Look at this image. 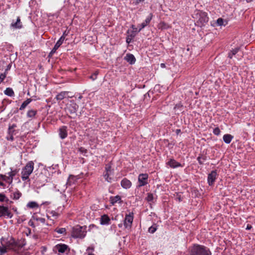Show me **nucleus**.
Instances as JSON below:
<instances>
[{
	"mask_svg": "<svg viewBox=\"0 0 255 255\" xmlns=\"http://www.w3.org/2000/svg\"><path fill=\"white\" fill-rule=\"evenodd\" d=\"M192 15L195 25L199 27L205 26L209 21L207 13L202 10L196 9Z\"/></svg>",
	"mask_w": 255,
	"mask_h": 255,
	"instance_id": "1",
	"label": "nucleus"
},
{
	"mask_svg": "<svg viewBox=\"0 0 255 255\" xmlns=\"http://www.w3.org/2000/svg\"><path fill=\"white\" fill-rule=\"evenodd\" d=\"M190 255H211L209 249L198 244L194 245L190 250Z\"/></svg>",
	"mask_w": 255,
	"mask_h": 255,
	"instance_id": "2",
	"label": "nucleus"
},
{
	"mask_svg": "<svg viewBox=\"0 0 255 255\" xmlns=\"http://www.w3.org/2000/svg\"><path fill=\"white\" fill-rule=\"evenodd\" d=\"M33 169L34 162L32 161L28 162L21 171V178L23 181L29 179V176L32 173Z\"/></svg>",
	"mask_w": 255,
	"mask_h": 255,
	"instance_id": "3",
	"label": "nucleus"
},
{
	"mask_svg": "<svg viewBox=\"0 0 255 255\" xmlns=\"http://www.w3.org/2000/svg\"><path fill=\"white\" fill-rule=\"evenodd\" d=\"M86 227L76 226L73 228L72 236L74 238H84L86 234Z\"/></svg>",
	"mask_w": 255,
	"mask_h": 255,
	"instance_id": "4",
	"label": "nucleus"
},
{
	"mask_svg": "<svg viewBox=\"0 0 255 255\" xmlns=\"http://www.w3.org/2000/svg\"><path fill=\"white\" fill-rule=\"evenodd\" d=\"M4 241V239L2 237L0 239V242L2 247H5L6 249H8L12 250L14 251H18V248L17 247V241H16L14 238H10V239L4 242L5 245H4L3 243Z\"/></svg>",
	"mask_w": 255,
	"mask_h": 255,
	"instance_id": "5",
	"label": "nucleus"
},
{
	"mask_svg": "<svg viewBox=\"0 0 255 255\" xmlns=\"http://www.w3.org/2000/svg\"><path fill=\"white\" fill-rule=\"evenodd\" d=\"M79 106L73 100L70 101V104L67 106V111L71 115H77V112L78 110Z\"/></svg>",
	"mask_w": 255,
	"mask_h": 255,
	"instance_id": "6",
	"label": "nucleus"
},
{
	"mask_svg": "<svg viewBox=\"0 0 255 255\" xmlns=\"http://www.w3.org/2000/svg\"><path fill=\"white\" fill-rule=\"evenodd\" d=\"M148 175L146 173H141L138 175V182L139 184L138 187H140L148 184Z\"/></svg>",
	"mask_w": 255,
	"mask_h": 255,
	"instance_id": "7",
	"label": "nucleus"
},
{
	"mask_svg": "<svg viewBox=\"0 0 255 255\" xmlns=\"http://www.w3.org/2000/svg\"><path fill=\"white\" fill-rule=\"evenodd\" d=\"M133 220V213H129L126 215L124 221V225L125 228H130L132 226Z\"/></svg>",
	"mask_w": 255,
	"mask_h": 255,
	"instance_id": "8",
	"label": "nucleus"
},
{
	"mask_svg": "<svg viewBox=\"0 0 255 255\" xmlns=\"http://www.w3.org/2000/svg\"><path fill=\"white\" fill-rule=\"evenodd\" d=\"M47 182V177L41 173L35 180V183L39 186H43Z\"/></svg>",
	"mask_w": 255,
	"mask_h": 255,
	"instance_id": "9",
	"label": "nucleus"
},
{
	"mask_svg": "<svg viewBox=\"0 0 255 255\" xmlns=\"http://www.w3.org/2000/svg\"><path fill=\"white\" fill-rule=\"evenodd\" d=\"M13 215L9 211L7 207L0 206V217L7 216L9 218H11Z\"/></svg>",
	"mask_w": 255,
	"mask_h": 255,
	"instance_id": "10",
	"label": "nucleus"
},
{
	"mask_svg": "<svg viewBox=\"0 0 255 255\" xmlns=\"http://www.w3.org/2000/svg\"><path fill=\"white\" fill-rule=\"evenodd\" d=\"M69 93H70V92L62 91L56 95L55 99L57 101H60L65 98H72V96L69 95Z\"/></svg>",
	"mask_w": 255,
	"mask_h": 255,
	"instance_id": "11",
	"label": "nucleus"
},
{
	"mask_svg": "<svg viewBox=\"0 0 255 255\" xmlns=\"http://www.w3.org/2000/svg\"><path fill=\"white\" fill-rule=\"evenodd\" d=\"M59 135L60 137L63 139L68 135L67 127L66 126H62L59 129Z\"/></svg>",
	"mask_w": 255,
	"mask_h": 255,
	"instance_id": "12",
	"label": "nucleus"
},
{
	"mask_svg": "<svg viewBox=\"0 0 255 255\" xmlns=\"http://www.w3.org/2000/svg\"><path fill=\"white\" fill-rule=\"evenodd\" d=\"M167 164L169 165L170 167L173 168L179 167H183L181 163L176 161L174 159H170L169 161L167 162Z\"/></svg>",
	"mask_w": 255,
	"mask_h": 255,
	"instance_id": "13",
	"label": "nucleus"
},
{
	"mask_svg": "<svg viewBox=\"0 0 255 255\" xmlns=\"http://www.w3.org/2000/svg\"><path fill=\"white\" fill-rule=\"evenodd\" d=\"M152 18V14L149 13L148 16L146 18L145 20L140 24V28L138 31H140L142 29L144 28L147 24L149 23Z\"/></svg>",
	"mask_w": 255,
	"mask_h": 255,
	"instance_id": "14",
	"label": "nucleus"
},
{
	"mask_svg": "<svg viewBox=\"0 0 255 255\" xmlns=\"http://www.w3.org/2000/svg\"><path fill=\"white\" fill-rule=\"evenodd\" d=\"M124 59L131 65L134 64L136 61V59L134 56L130 53L127 54Z\"/></svg>",
	"mask_w": 255,
	"mask_h": 255,
	"instance_id": "15",
	"label": "nucleus"
},
{
	"mask_svg": "<svg viewBox=\"0 0 255 255\" xmlns=\"http://www.w3.org/2000/svg\"><path fill=\"white\" fill-rule=\"evenodd\" d=\"M216 174V172L215 171H213L208 175V182L209 185H212L214 182Z\"/></svg>",
	"mask_w": 255,
	"mask_h": 255,
	"instance_id": "16",
	"label": "nucleus"
},
{
	"mask_svg": "<svg viewBox=\"0 0 255 255\" xmlns=\"http://www.w3.org/2000/svg\"><path fill=\"white\" fill-rule=\"evenodd\" d=\"M121 186L125 189H128L131 186V182L128 179L124 178L121 183Z\"/></svg>",
	"mask_w": 255,
	"mask_h": 255,
	"instance_id": "17",
	"label": "nucleus"
},
{
	"mask_svg": "<svg viewBox=\"0 0 255 255\" xmlns=\"http://www.w3.org/2000/svg\"><path fill=\"white\" fill-rule=\"evenodd\" d=\"M55 248L58 252L64 253L68 249V246L65 244H58L55 246Z\"/></svg>",
	"mask_w": 255,
	"mask_h": 255,
	"instance_id": "18",
	"label": "nucleus"
},
{
	"mask_svg": "<svg viewBox=\"0 0 255 255\" xmlns=\"http://www.w3.org/2000/svg\"><path fill=\"white\" fill-rule=\"evenodd\" d=\"M110 201L111 204L112 205H114L117 202H119V203L122 202L121 197L119 195L110 197Z\"/></svg>",
	"mask_w": 255,
	"mask_h": 255,
	"instance_id": "19",
	"label": "nucleus"
},
{
	"mask_svg": "<svg viewBox=\"0 0 255 255\" xmlns=\"http://www.w3.org/2000/svg\"><path fill=\"white\" fill-rule=\"evenodd\" d=\"M110 219L107 215H104L101 216L100 219V224L101 225H109L110 224Z\"/></svg>",
	"mask_w": 255,
	"mask_h": 255,
	"instance_id": "20",
	"label": "nucleus"
},
{
	"mask_svg": "<svg viewBox=\"0 0 255 255\" xmlns=\"http://www.w3.org/2000/svg\"><path fill=\"white\" fill-rule=\"evenodd\" d=\"M11 27H13V28H18V29H20L21 28H22V24L20 21V18L19 17H17V19H16V21L14 22H12L11 23V25H10Z\"/></svg>",
	"mask_w": 255,
	"mask_h": 255,
	"instance_id": "21",
	"label": "nucleus"
},
{
	"mask_svg": "<svg viewBox=\"0 0 255 255\" xmlns=\"http://www.w3.org/2000/svg\"><path fill=\"white\" fill-rule=\"evenodd\" d=\"M240 48L239 47H237L235 48H232L231 50H229V51L228 53V57L230 59H232L234 55H235L240 50Z\"/></svg>",
	"mask_w": 255,
	"mask_h": 255,
	"instance_id": "22",
	"label": "nucleus"
},
{
	"mask_svg": "<svg viewBox=\"0 0 255 255\" xmlns=\"http://www.w3.org/2000/svg\"><path fill=\"white\" fill-rule=\"evenodd\" d=\"M21 195V193L16 189L15 191L11 192L10 197L13 200H18Z\"/></svg>",
	"mask_w": 255,
	"mask_h": 255,
	"instance_id": "23",
	"label": "nucleus"
},
{
	"mask_svg": "<svg viewBox=\"0 0 255 255\" xmlns=\"http://www.w3.org/2000/svg\"><path fill=\"white\" fill-rule=\"evenodd\" d=\"M0 177L2 180L5 181L9 184H11L12 182L13 179L9 175L8 176H6L5 175L0 174Z\"/></svg>",
	"mask_w": 255,
	"mask_h": 255,
	"instance_id": "24",
	"label": "nucleus"
},
{
	"mask_svg": "<svg viewBox=\"0 0 255 255\" xmlns=\"http://www.w3.org/2000/svg\"><path fill=\"white\" fill-rule=\"evenodd\" d=\"M211 25L213 26H222L223 25V18L220 17L218 18L216 21H214L213 22H211Z\"/></svg>",
	"mask_w": 255,
	"mask_h": 255,
	"instance_id": "25",
	"label": "nucleus"
},
{
	"mask_svg": "<svg viewBox=\"0 0 255 255\" xmlns=\"http://www.w3.org/2000/svg\"><path fill=\"white\" fill-rule=\"evenodd\" d=\"M4 93L5 95L9 97H12L14 95V93L12 89L9 87L6 88L4 91Z\"/></svg>",
	"mask_w": 255,
	"mask_h": 255,
	"instance_id": "26",
	"label": "nucleus"
},
{
	"mask_svg": "<svg viewBox=\"0 0 255 255\" xmlns=\"http://www.w3.org/2000/svg\"><path fill=\"white\" fill-rule=\"evenodd\" d=\"M65 39L64 33L61 36L59 39L57 41L56 43L55 44L54 47L57 48V49L62 45L64 40Z\"/></svg>",
	"mask_w": 255,
	"mask_h": 255,
	"instance_id": "27",
	"label": "nucleus"
},
{
	"mask_svg": "<svg viewBox=\"0 0 255 255\" xmlns=\"http://www.w3.org/2000/svg\"><path fill=\"white\" fill-rule=\"evenodd\" d=\"M32 100L30 98L27 99L26 101H24L19 108V110L22 111L24 110L26 107L31 102Z\"/></svg>",
	"mask_w": 255,
	"mask_h": 255,
	"instance_id": "28",
	"label": "nucleus"
},
{
	"mask_svg": "<svg viewBox=\"0 0 255 255\" xmlns=\"http://www.w3.org/2000/svg\"><path fill=\"white\" fill-rule=\"evenodd\" d=\"M234 136L230 134H224V142L226 143H230Z\"/></svg>",
	"mask_w": 255,
	"mask_h": 255,
	"instance_id": "29",
	"label": "nucleus"
},
{
	"mask_svg": "<svg viewBox=\"0 0 255 255\" xmlns=\"http://www.w3.org/2000/svg\"><path fill=\"white\" fill-rule=\"evenodd\" d=\"M11 171L8 172V174L13 179V177L15 176V175L19 172V169H12L11 168H10Z\"/></svg>",
	"mask_w": 255,
	"mask_h": 255,
	"instance_id": "30",
	"label": "nucleus"
},
{
	"mask_svg": "<svg viewBox=\"0 0 255 255\" xmlns=\"http://www.w3.org/2000/svg\"><path fill=\"white\" fill-rule=\"evenodd\" d=\"M37 113V110H30L27 113V117L28 118H33Z\"/></svg>",
	"mask_w": 255,
	"mask_h": 255,
	"instance_id": "31",
	"label": "nucleus"
},
{
	"mask_svg": "<svg viewBox=\"0 0 255 255\" xmlns=\"http://www.w3.org/2000/svg\"><path fill=\"white\" fill-rule=\"evenodd\" d=\"M157 225L156 224H154L152 226L150 227L148 229V232L151 234H153L157 229Z\"/></svg>",
	"mask_w": 255,
	"mask_h": 255,
	"instance_id": "32",
	"label": "nucleus"
},
{
	"mask_svg": "<svg viewBox=\"0 0 255 255\" xmlns=\"http://www.w3.org/2000/svg\"><path fill=\"white\" fill-rule=\"evenodd\" d=\"M27 207H28V208H34L38 207V204L36 202H33V201H31V202H29L27 204Z\"/></svg>",
	"mask_w": 255,
	"mask_h": 255,
	"instance_id": "33",
	"label": "nucleus"
},
{
	"mask_svg": "<svg viewBox=\"0 0 255 255\" xmlns=\"http://www.w3.org/2000/svg\"><path fill=\"white\" fill-rule=\"evenodd\" d=\"M17 247L18 248V250L23 248L25 245V241L24 240H19L17 241Z\"/></svg>",
	"mask_w": 255,
	"mask_h": 255,
	"instance_id": "34",
	"label": "nucleus"
},
{
	"mask_svg": "<svg viewBox=\"0 0 255 255\" xmlns=\"http://www.w3.org/2000/svg\"><path fill=\"white\" fill-rule=\"evenodd\" d=\"M145 199L148 202H153L154 199L153 194L151 193H148L147 196L146 197Z\"/></svg>",
	"mask_w": 255,
	"mask_h": 255,
	"instance_id": "35",
	"label": "nucleus"
},
{
	"mask_svg": "<svg viewBox=\"0 0 255 255\" xmlns=\"http://www.w3.org/2000/svg\"><path fill=\"white\" fill-rule=\"evenodd\" d=\"M55 232H56L60 234H64L66 233V229H65V228H57L55 229Z\"/></svg>",
	"mask_w": 255,
	"mask_h": 255,
	"instance_id": "36",
	"label": "nucleus"
},
{
	"mask_svg": "<svg viewBox=\"0 0 255 255\" xmlns=\"http://www.w3.org/2000/svg\"><path fill=\"white\" fill-rule=\"evenodd\" d=\"M9 199L5 196L4 194L0 193V201L3 202L5 201L7 202Z\"/></svg>",
	"mask_w": 255,
	"mask_h": 255,
	"instance_id": "37",
	"label": "nucleus"
},
{
	"mask_svg": "<svg viewBox=\"0 0 255 255\" xmlns=\"http://www.w3.org/2000/svg\"><path fill=\"white\" fill-rule=\"evenodd\" d=\"M206 159V157L203 156H199L197 158V160L200 164H203L204 161Z\"/></svg>",
	"mask_w": 255,
	"mask_h": 255,
	"instance_id": "38",
	"label": "nucleus"
},
{
	"mask_svg": "<svg viewBox=\"0 0 255 255\" xmlns=\"http://www.w3.org/2000/svg\"><path fill=\"white\" fill-rule=\"evenodd\" d=\"M104 177L106 180L108 182H112V178L109 176V173H106L104 175Z\"/></svg>",
	"mask_w": 255,
	"mask_h": 255,
	"instance_id": "39",
	"label": "nucleus"
},
{
	"mask_svg": "<svg viewBox=\"0 0 255 255\" xmlns=\"http://www.w3.org/2000/svg\"><path fill=\"white\" fill-rule=\"evenodd\" d=\"M78 151L82 153H84V155H85L86 153H87V150L86 149H85V148L83 147H80L78 148Z\"/></svg>",
	"mask_w": 255,
	"mask_h": 255,
	"instance_id": "40",
	"label": "nucleus"
},
{
	"mask_svg": "<svg viewBox=\"0 0 255 255\" xmlns=\"http://www.w3.org/2000/svg\"><path fill=\"white\" fill-rule=\"evenodd\" d=\"M6 75L5 73H1L0 75V84L3 82L4 79L6 78Z\"/></svg>",
	"mask_w": 255,
	"mask_h": 255,
	"instance_id": "41",
	"label": "nucleus"
},
{
	"mask_svg": "<svg viewBox=\"0 0 255 255\" xmlns=\"http://www.w3.org/2000/svg\"><path fill=\"white\" fill-rule=\"evenodd\" d=\"M58 49L54 46L51 52L49 53L48 56L52 57L54 53H55Z\"/></svg>",
	"mask_w": 255,
	"mask_h": 255,
	"instance_id": "42",
	"label": "nucleus"
},
{
	"mask_svg": "<svg viewBox=\"0 0 255 255\" xmlns=\"http://www.w3.org/2000/svg\"><path fill=\"white\" fill-rule=\"evenodd\" d=\"M213 133L214 134L218 135L220 133V129L219 128H216L213 130Z\"/></svg>",
	"mask_w": 255,
	"mask_h": 255,
	"instance_id": "43",
	"label": "nucleus"
},
{
	"mask_svg": "<svg viewBox=\"0 0 255 255\" xmlns=\"http://www.w3.org/2000/svg\"><path fill=\"white\" fill-rule=\"evenodd\" d=\"M0 253L1 254H3L6 253V249L5 247H0Z\"/></svg>",
	"mask_w": 255,
	"mask_h": 255,
	"instance_id": "44",
	"label": "nucleus"
},
{
	"mask_svg": "<svg viewBox=\"0 0 255 255\" xmlns=\"http://www.w3.org/2000/svg\"><path fill=\"white\" fill-rule=\"evenodd\" d=\"M106 173H110L111 172V166L109 165H106Z\"/></svg>",
	"mask_w": 255,
	"mask_h": 255,
	"instance_id": "45",
	"label": "nucleus"
},
{
	"mask_svg": "<svg viewBox=\"0 0 255 255\" xmlns=\"http://www.w3.org/2000/svg\"><path fill=\"white\" fill-rule=\"evenodd\" d=\"M97 74L98 73H94V74H93L90 77V78L91 79H92L93 81H94L95 80H96L97 79Z\"/></svg>",
	"mask_w": 255,
	"mask_h": 255,
	"instance_id": "46",
	"label": "nucleus"
},
{
	"mask_svg": "<svg viewBox=\"0 0 255 255\" xmlns=\"http://www.w3.org/2000/svg\"><path fill=\"white\" fill-rule=\"evenodd\" d=\"M8 134L13 135L15 134V130L14 129H12L8 128Z\"/></svg>",
	"mask_w": 255,
	"mask_h": 255,
	"instance_id": "47",
	"label": "nucleus"
},
{
	"mask_svg": "<svg viewBox=\"0 0 255 255\" xmlns=\"http://www.w3.org/2000/svg\"><path fill=\"white\" fill-rule=\"evenodd\" d=\"M132 36V35L131 34L130 35H128L127 38H126V42L127 43L129 44L131 42V37Z\"/></svg>",
	"mask_w": 255,
	"mask_h": 255,
	"instance_id": "48",
	"label": "nucleus"
},
{
	"mask_svg": "<svg viewBox=\"0 0 255 255\" xmlns=\"http://www.w3.org/2000/svg\"><path fill=\"white\" fill-rule=\"evenodd\" d=\"M36 220L40 221L42 223H44L45 222V219L44 218H42L36 219Z\"/></svg>",
	"mask_w": 255,
	"mask_h": 255,
	"instance_id": "49",
	"label": "nucleus"
},
{
	"mask_svg": "<svg viewBox=\"0 0 255 255\" xmlns=\"http://www.w3.org/2000/svg\"><path fill=\"white\" fill-rule=\"evenodd\" d=\"M16 127V125L15 124H12L11 126H9L8 128L13 129Z\"/></svg>",
	"mask_w": 255,
	"mask_h": 255,
	"instance_id": "50",
	"label": "nucleus"
},
{
	"mask_svg": "<svg viewBox=\"0 0 255 255\" xmlns=\"http://www.w3.org/2000/svg\"><path fill=\"white\" fill-rule=\"evenodd\" d=\"M10 66L9 65L7 66V68L5 70V71H4V72L3 73H5V75H7V72H8V71L9 70V69H10Z\"/></svg>",
	"mask_w": 255,
	"mask_h": 255,
	"instance_id": "51",
	"label": "nucleus"
},
{
	"mask_svg": "<svg viewBox=\"0 0 255 255\" xmlns=\"http://www.w3.org/2000/svg\"><path fill=\"white\" fill-rule=\"evenodd\" d=\"M10 135V137L9 138V137H7V139L8 140H10L11 141L13 140L14 138H13V135H11V134H9Z\"/></svg>",
	"mask_w": 255,
	"mask_h": 255,
	"instance_id": "52",
	"label": "nucleus"
},
{
	"mask_svg": "<svg viewBox=\"0 0 255 255\" xmlns=\"http://www.w3.org/2000/svg\"><path fill=\"white\" fill-rule=\"evenodd\" d=\"M252 227L251 225L248 224L247 228H246V230H251L252 229Z\"/></svg>",
	"mask_w": 255,
	"mask_h": 255,
	"instance_id": "53",
	"label": "nucleus"
},
{
	"mask_svg": "<svg viewBox=\"0 0 255 255\" xmlns=\"http://www.w3.org/2000/svg\"><path fill=\"white\" fill-rule=\"evenodd\" d=\"M0 180H1V177H0ZM0 186L5 187V184L4 183H3L2 182L0 181Z\"/></svg>",
	"mask_w": 255,
	"mask_h": 255,
	"instance_id": "54",
	"label": "nucleus"
},
{
	"mask_svg": "<svg viewBox=\"0 0 255 255\" xmlns=\"http://www.w3.org/2000/svg\"><path fill=\"white\" fill-rule=\"evenodd\" d=\"M28 224L30 226L34 227L33 222L31 221L28 222Z\"/></svg>",
	"mask_w": 255,
	"mask_h": 255,
	"instance_id": "55",
	"label": "nucleus"
},
{
	"mask_svg": "<svg viewBox=\"0 0 255 255\" xmlns=\"http://www.w3.org/2000/svg\"><path fill=\"white\" fill-rule=\"evenodd\" d=\"M161 24H162V28H166V27H165V25H166V24L165 23H161Z\"/></svg>",
	"mask_w": 255,
	"mask_h": 255,
	"instance_id": "56",
	"label": "nucleus"
},
{
	"mask_svg": "<svg viewBox=\"0 0 255 255\" xmlns=\"http://www.w3.org/2000/svg\"><path fill=\"white\" fill-rule=\"evenodd\" d=\"M181 132V130L180 129H177L175 131L176 134H179Z\"/></svg>",
	"mask_w": 255,
	"mask_h": 255,
	"instance_id": "57",
	"label": "nucleus"
},
{
	"mask_svg": "<svg viewBox=\"0 0 255 255\" xmlns=\"http://www.w3.org/2000/svg\"><path fill=\"white\" fill-rule=\"evenodd\" d=\"M160 66H161V67H162V68H165V64H164V63H161V64H160Z\"/></svg>",
	"mask_w": 255,
	"mask_h": 255,
	"instance_id": "58",
	"label": "nucleus"
},
{
	"mask_svg": "<svg viewBox=\"0 0 255 255\" xmlns=\"http://www.w3.org/2000/svg\"><path fill=\"white\" fill-rule=\"evenodd\" d=\"M67 185H71V183H70V178H69V179L68 180V181H67Z\"/></svg>",
	"mask_w": 255,
	"mask_h": 255,
	"instance_id": "59",
	"label": "nucleus"
},
{
	"mask_svg": "<svg viewBox=\"0 0 255 255\" xmlns=\"http://www.w3.org/2000/svg\"><path fill=\"white\" fill-rule=\"evenodd\" d=\"M228 24V21H227L226 19V20H225V19H224V26H225L226 24Z\"/></svg>",
	"mask_w": 255,
	"mask_h": 255,
	"instance_id": "60",
	"label": "nucleus"
},
{
	"mask_svg": "<svg viewBox=\"0 0 255 255\" xmlns=\"http://www.w3.org/2000/svg\"><path fill=\"white\" fill-rule=\"evenodd\" d=\"M132 29H133V30H136V28L134 27V25H132Z\"/></svg>",
	"mask_w": 255,
	"mask_h": 255,
	"instance_id": "61",
	"label": "nucleus"
},
{
	"mask_svg": "<svg viewBox=\"0 0 255 255\" xmlns=\"http://www.w3.org/2000/svg\"><path fill=\"white\" fill-rule=\"evenodd\" d=\"M123 225L122 224H120L118 225V226L120 227V228H121L122 227Z\"/></svg>",
	"mask_w": 255,
	"mask_h": 255,
	"instance_id": "62",
	"label": "nucleus"
},
{
	"mask_svg": "<svg viewBox=\"0 0 255 255\" xmlns=\"http://www.w3.org/2000/svg\"><path fill=\"white\" fill-rule=\"evenodd\" d=\"M82 98V96H80L79 97H78V99L79 100H80Z\"/></svg>",
	"mask_w": 255,
	"mask_h": 255,
	"instance_id": "63",
	"label": "nucleus"
},
{
	"mask_svg": "<svg viewBox=\"0 0 255 255\" xmlns=\"http://www.w3.org/2000/svg\"><path fill=\"white\" fill-rule=\"evenodd\" d=\"M88 255H94V254H89Z\"/></svg>",
	"mask_w": 255,
	"mask_h": 255,
	"instance_id": "64",
	"label": "nucleus"
}]
</instances>
